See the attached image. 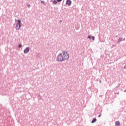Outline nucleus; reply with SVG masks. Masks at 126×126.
Listing matches in <instances>:
<instances>
[{
	"label": "nucleus",
	"mask_w": 126,
	"mask_h": 126,
	"mask_svg": "<svg viewBox=\"0 0 126 126\" xmlns=\"http://www.w3.org/2000/svg\"><path fill=\"white\" fill-rule=\"evenodd\" d=\"M63 55L64 60H68L69 58V55H68V53H67L66 51H63Z\"/></svg>",
	"instance_id": "f257e3e1"
},
{
	"label": "nucleus",
	"mask_w": 126,
	"mask_h": 126,
	"mask_svg": "<svg viewBox=\"0 0 126 126\" xmlns=\"http://www.w3.org/2000/svg\"><path fill=\"white\" fill-rule=\"evenodd\" d=\"M57 60H58V61H59V62H63V61H64L63 56V55H62V54H60L58 56Z\"/></svg>",
	"instance_id": "f03ea898"
},
{
	"label": "nucleus",
	"mask_w": 126,
	"mask_h": 126,
	"mask_svg": "<svg viewBox=\"0 0 126 126\" xmlns=\"http://www.w3.org/2000/svg\"><path fill=\"white\" fill-rule=\"evenodd\" d=\"M18 23L16 25V29L17 30H19L20 29V27H21V21L20 20H18Z\"/></svg>",
	"instance_id": "7ed1b4c3"
},
{
	"label": "nucleus",
	"mask_w": 126,
	"mask_h": 126,
	"mask_svg": "<svg viewBox=\"0 0 126 126\" xmlns=\"http://www.w3.org/2000/svg\"><path fill=\"white\" fill-rule=\"evenodd\" d=\"M29 47L26 48V49L24 50V53L25 54H27V53H28L29 52Z\"/></svg>",
	"instance_id": "20e7f679"
},
{
	"label": "nucleus",
	"mask_w": 126,
	"mask_h": 126,
	"mask_svg": "<svg viewBox=\"0 0 126 126\" xmlns=\"http://www.w3.org/2000/svg\"><path fill=\"white\" fill-rule=\"evenodd\" d=\"M66 4L68 5H70L71 4V1L70 0H67Z\"/></svg>",
	"instance_id": "39448f33"
},
{
	"label": "nucleus",
	"mask_w": 126,
	"mask_h": 126,
	"mask_svg": "<svg viewBox=\"0 0 126 126\" xmlns=\"http://www.w3.org/2000/svg\"><path fill=\"white\" fill-rule=\"evenodd\" d=\"M115 124H116V126H121V123H120V122L119 121H117Z\"/></svg>",
	"instance_id": "423d86ee"
},
{
	"label": "nucleus",
	"mask_w": 126,
	"mask_h": 126,
	"mask_svg": "<svg viewBox=\"0 0 126 126\" xmlns=\"http://www.w3.org/2000/svg\"><path fill=\"white\" fill-rule=\"evenodd\" d=\"M97 121V120L95 118H94L93 121H92V124H94Z\"/></svg>",
	"instance_id": "0eeeda50"
},
{
	"label": "nucleus",
	"mask_w": 126,
	"mask_h": 126,
	"mask_svg": "<svg viewBox=\"0 0 126 126\" xmlns=\"http://www.w3.org/2000/svg\"><path fill=\"white\" fill-rule=\"evenodd\" d=\"M57 0H54L53 1V3H54V4H57Z\"/></svg>",
	"instance_id": "6e6552de"
},
{
	"label": "nucleus",
	"mask_w": 126,
	"mask_h": 126,
	"mask_svg": "<svg viewBox=\"0 0 126 126\" xmlns=\"http://www.w3.org/2000/svg\"><path fill=\"white\" fill-rule=\"evenodd\" d=\"M92 39L93 40V41H94L95 37L94 36H92Z\"/></svg>",
	"instance_id": "1a4fd4ad"
},
{
	"label": "nucleus",
	"mask_w": 126,
	"mask_h": 126,
	"mask_svg": "<svg viewBox=\"0 0 126 126\" xmlns=\"http://www.w3.org/2000/svg\"><path fill=\"white\" fill-rule=\"evenodd\" d=\"M88 38H89V39H91V36L89 35Z\"/></svg>",
	"instance_id": "9d476101"
},
{
	"label": "nucleus",
	"mask_w": 126,
	"mask_h": 126,
	"mask_svg": "<svg viewBox=\"0 0 126 126\" xmlns=\"http://www.w3.org/2000/svg\"><path fill=\"white\" fill-rule=\"evenodd\" d=\"M63 0H57L58 2H61Z\"/></svg>",
	"instance_id": "9b49d317"
},
{
	"label": "nucleus",
	"mask_w": 126,
	"mask_h": 126,
	"mask_svg": "<svg viewBox=\"0 0 126 126\" xmlns=\"http://www.w3.org/2000/svg\"><path fill=\"white\" fill-rule=\"evenodd\" d=\"M22 47V45L21 44L19 45V48H21Z\"/></svg>",
	"instance_id": "f8f14e48"
},
{
	"label": "nucleus",
	"mask_w": 126,
	"mask_h": 126,
	"mask_svg": "<svg viewBox=\"0 0 126 126\" xmlns=\"http://www.w3.org/2000/svg\"><path fill=\"white\" fill-rule=\"evenodd\" d=\"M101 117V115H98V118H100Z\"/></svg>",
	"instance_id": "ddd939ff"
},
{
	"label": "nucleus",
	"mask_w": 126,
	"mask_h": 126,
	"mask_svg": "<svg viewBox=\"0 0 126 126\" xmlns=\"http://www.w3.org/2000/svg\"><path fill=\"white\" fill-rule=\"evenodd\" d=\"M28 6V7H30V5H29Z\"/></svg>",
	"instance_id": "4468645a"
},
{
	"label": "nucleus",
	"mask_w": 126,
	"mask_h": 126,
	"mask_svg": "<svg viewBox=\"0 0 126 126\" xmlns=\"http://www.w3.org/2000/svg\"><path fill=\"white\" fill-rule=\"evenodd\" d=\"M124 67H125V68H126V66H124Z\"/></svg>",
	"instance_id": "2eb2a0df"
}]
</instances>
